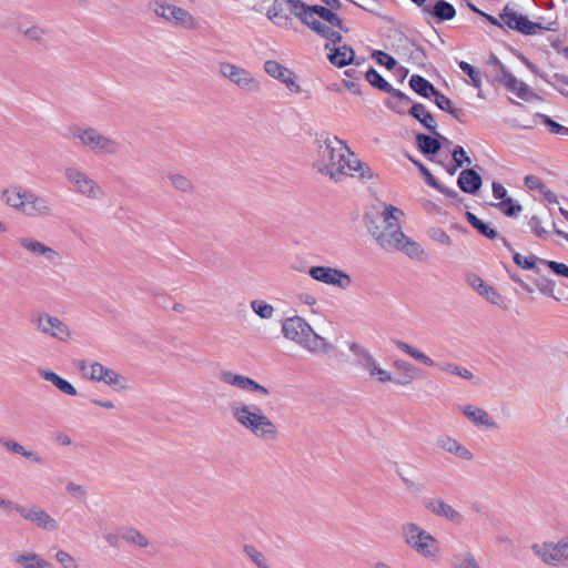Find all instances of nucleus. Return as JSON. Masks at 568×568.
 <instances>
[{
  "label": "nucleus",
  "mask_w": 568,
  "mask_h": 568,
  "mask_svg": "<svg viewBox=\"0 0 568 568\" xmlns=\"http://www.w3.org/2000/svg\"><path fill=\"white\" fill-rule=\"evenodd\" d=\"M293 14L311 30L334 44L341 41L348 28L335 14L320 6H308L300 0L275 1L267 10V19L277 27H288Z\"/></svg>",
  "instance_id": "nucleus-1"
},
{
  "label": "nucleus",
  "mask_w": 568,
  "mask_h": 568,
  "mask_svg": "<svg viewBox=\"0 0 568 568\" xmlns=\"http://www.w3.org/2000/svg\"><path fill=\"white\" fill-rule=\"evenodd\" d=\"M313 169L321 175L334 181L345 178L371 179L373 172L347 145L336 135L327 134L317 142L312 161Z\"/></svg>",
  "instance_id": "nucleus-2"
},
{
  "label": "nucleus",
  "mask_w": 568,
  "mask_h": 568,
  "mask_svg": "<svg viewBox=\"0 0 568 568\" xmlns=\"http://www.w3.org/2000/svg\"><path fill=\"white\" fill-rule=\"evenodd\" d=\"M403 217L404 212L395 206H372L365 214V225L385 250L402 251L412 257H418L423 250L400 231L399 222Z\"/></svg>",
  "instance_id": "nucleus-3"
},
{
  "label": "nucleus",
  "mask_w": 568,
  "mask_h": 568,
  "mask_svg": "<svg viewBox=\"0 0 568 568\" xmlns=\"http://www.w3.org/2000/svg\"><path fill=\"white\" fill-rule=\"evenodd\" d=\"M234 422L257 438L270 440L278 436L275 422L258 406L246 400H235L231 405Z\"/></svg>",
  "instance_id": "nucleus-4"
},
{
  "label": "nucleus",
  "mask_w": 568,
  "mask_h": 568,
  "mask_svg": "<svg viewBox=\"0 0 568 568\" xmlns=\"http://www.w3.org/2000/svg\"><path fill=\"white\" fill-rule=\"evenodd\" d=\"M283 337L311 354H323L331 349L329 341L315 331L302 315L285 317L282 322Z\"/></svg>",
  "instance_id": "nucleus-5"
},
{
  "label": "nucleus",
  "mask_w": 568,
  "mask_h": 568,
  "mask_svg": "<svg viewBox=\"0 0 568 568\" xmlns=\"http://www.w3.org/2000/svg\"><path fill=\"white\" fill-rule=\"evenodd\" d=\"M361 365L372 379L383 384L407 386L412 384L418 375L417 367L402 358L394 361L393 365L397 371L395 374L367 351L361 354Z\"/></svg>",
  "instance_id": "nucleus-6"
},
{
  "label": "nucleus",
  "mask_w": 568,
  "mask_h": 568,
  "mask_svg": "<svg viewBox=\"0 0 568 568\" xmlns=\"http://www.w3.org/2000/svg\"><path fill=\"white\" fill-rule=\"evenodd\" d=\"M400 538L408 549L425 560L436 561L442 556L439 539L416 521H405L400 526Z\"/></svg>",
  "instance_id": "nucleus-7"
},
{
  "label": "nucleus",
  "mask_w": 568,
  "mask_h": 568,
  "mask_svg": "<svg viewBox=\"0 0 568 568\" xmlns=\"http://www.w3.org/2000/svg\"><path fill=\"white\" fill-rule=\"evenodd\" d=\"M74 365L81 377L88 382L103 384L115 393H128L132 389L125 375L98 361L80 359Z\"/></svg>",
  "instance_id": "nucleus-8"
},
{
  "label": "nucleus",
  "mask_w": 568,
  "mask_h": 568,
  "mask_svg": "<svg viewBox=\"0 0 568 568\" xmlns=\"http://www.w3.org/2000/svg\"><path fill=\"white\" fill-rule=\"evenodd\" d=\"M70 139L98 154L112 155L119 152L120 143L110 135L88 125L72 124L68 129Z\"/></svg>",
  "instance_id": "nucleus-9"
},
{
  "label": "nucleus",
  "mask_w": 568,
  "mask_h": 568,
  "mask_svg": "<svg viewBox=\"0 0 568 568\" xmlns=\"http://www.w3.org/2000/svg\"><path fill=\"white\" fill-rule=\"evenodd\" d=\"M64 179L71 191L88 200H100L104 195L102 186L78 166H68L64 170Z\"/></svg>",
  "instance_id": "nucleus-10"
},
{
  "label": "nucleus",
  "mask_w": 568,
  "mask_h": 568,
  "mask_svg": "<svg viewBox=\"0 0 568 568\" xmlns=\"http://www.w3.org/2000/svg\"><path fill=\"white\" fill-rule=\"evenodd\" d=\"M307 274L313 281L339 291H347L353 285L351 274L335 266L313 265L308 268Z\"/></svg>",
  "instance_id": "nucleus-11"
},
{
  "label": "nucleus",
  "mask_w": 568,
  "mask_h": 568,
  "mask_svg": "<svg viewBox=\"0 0 568 568\" xmlns=\"http://www.w3.org/2000/svg\"><path fill=\"white\" fill-rule=\"evenodd\" d=\"M154 14L166 22L182 27L185 29H194L197 27V20L186 9L169 2H154L152 4Z\"/></svg>",
  "instance_id": "nucleus-12"
},
{
  "label": "nucleus",
  "mask_w": 568,
  "mask_h": 568,
  "mask_svg": "<svg viewBox=\"0 0 568 568\" xmlns=\"http://www.w3.org/2000/svg\"><path fill=\"white\" fill-rule=\"evenodd\" d=\"M499 18L503 24L526 36H532L541 31L552 30L551 27H544L539 23L530 21L526 16L517 11L511 6H506L503 9Z\"/></svg>",
  "instance_id": "nucleus-13"
},
{
  "label": "nucleus",
  "mask_w": 568,
  "mask_h": 568,
  "mask_svg": "<svg viewBox=\"0 0 568 568\" xmlns=\"http://www.w3.org/2000/svg\"><path fill=\"white\" fill-rule=\"evenodd\" d=\"M263 68L268 77L282 82L291 93L301 94L305 92L298 75L283 63L276 60H266Z\"/></svg>",
  "instance_id": "nucleus-14"
},
{
  "label": "nucleus",
  "mask_w": 568,
  "mask_h": 568,
  "mask_svg": "<svg viewBox=\"0 0 568 568\" xmlns=\"http://www.w3.org/2000/svg\"><path fill=\"white\" fill-rule=\"evenodd\" d=\"M423 507L429 515L453 525H460L464 521L462 511L439 496L425 497L423 499Z\"/></svg>",
  "instance_id": "nucleus-15"
},
{
  "label": "nucleus",
  "mask_w": 568,
  "mask_h": 568,
  "mask_svg": "<svg viewBox=\"0 0 568 568\" xmlns=\"http://www.w3.org/2000/svg\"><path fill=\"white\" fill-rule=\"evenodd\" d=\"M219 73L241 89L248 90L257 87V81L251 72L235 63L229 61L221 62L219 64Z\"/></svg>",
  "instance_id": "nucleus-16"
},
{
  "label": "nucleus",
  "mask_w": 568,
  "mask_h": 568,
  "mask_svg": "<svg viewBox=\"0 0 568 568\" xmlns=\"http://www.w3.org/2000/svg\"><path fill=\"white\" fill-rule=\"evenodd\" d=\"M38 331L48 337L63 343L72 337V332L65 323L57 316L47 313L38 316Z\"/></svg>",
  "instance_id": "nucleus-17"
},
{
  "label": "nucleus",
  "mask_w": 568,
  "mask_h": 568,
  "mask_svg": "<svg viewBox=\"0 0 568 568\" xmlns=\"http://www.w3.org/2000/svg\"><path fill=\"white\" fill-rule=\"evenodd\" d=\"M220 379L223 384L239 388L244 392L258 394L264 397H268L271 395V392L267 387L258 384L248 376L239 373L224 371L221 373Z\"/></svg>",
  "instance_id": "nucleus-18"
},
{
  "label": "nucleus",
  "mask_w": 568,
  "mask_h": 568,
  "mask_svg": "<svg viewBox=\"0 0 568 568\" xmlns=\"http://www.w3.org/2000/svg\"><path fill=\"white\" fill-rule=\"evenodd\" d=\"M463 416L480 430H494L498 428L496 418L486 409L468 404L460 407Z\"/></svg>",
  "instance_id": "nucleus-19"
},
{
  "label": "nucleus",
  "mask_w": 568,
  "mask_h": 568,
  "mask_svg": "<svg viewBox=\"0 0 568 568\" xmlns=\"http://www.w3.org/2000/svg\"><path fill=\"white\" fill-rule=\"evenodd\" d=\"M466 282L474 292L487 302L494 305H501L504 303V297L498 290L487 283L481 276L474 273L468 274Z\"/></svg>",
  "instance_id": "nucleus-20"
},
{
  "label": "nucleus",
  "mask_w": 568,
  "mask_h": 568,
  "mask_svg": "<svg viewBox=\"0 0 568 568\" xmlns=\"http://www.w3.org/2000/svg\"><path fill=\"white\" fill-rule=\"evenodd\" d=\"M499 82L514 97L523 101H530L535 98L532 90L525 82L517 79L514 74L507 71L504 67L500 68Z\"/></svg>",
  "instance_id": "nucleus-21"
},
{
  "label": "nucleus",
  "mask_w": 568,
  "mask_h": 568,
  "mask_svg": "<svg viewBox=\"0 0 568 568\" xmlns=\"http://www.w3.org/2000/svg\"><path fill=\"white\" fill-rule=\"evenodd\" d=\"M531 552L536 559L547 566H557L558 550L555 540H536L530 546Z\"/></svg>",
  "instance_id": "nucleus-22"
},
{
  "label": "nucleus",
  "mask_w": 568,
  "mask_h": 568,
  "mask_svg": "<svg viewBox=\"0 0 568 568\" xmlns=\"http://www.w3.org/2000/svg\"><path fill=\"white\" fill-rule=\"evenodd\" d=\"M436 446L454 457L462 460H470L473 458L471 450L462 442L450 435H440L436 439Z\"/></svg>",
  "instance_id": "nucleus-23"
},
{
  "label": "nucleus",
  "mask_w": 568,
  "mask_h": 568,
  "mask_svg": "<svg viewBox=\"0 0 568 568\" xmlns=\"http://www.w3.org/2000/svg\"><path fill=\"white\" fill-rule=\"evenodd\" d=\"M395 345L398 351L409 356L412 359L424 367L434 368L438 366L436 361L417 345H413L403 341H397Z\"/></svg>",
  "instance_id": "nucleus-24"
},
{
  "label": "nucleus",
  "mask_w": 568,
  "mask_h": 568,
  "mask_svg": "<svg viewBox=\"0 0 568 568\" xmlns=\"http://www.w3.org/2000/svg\"><path fill=\"white\" fill-rule=\"evenodd\" d=\"M295 304L304 313L312 315L321 314V302L312 291H300L295 294Z\"/></svg>",
  "instance_id": "nucleus-25"
},
{
  "label": "nucleus",
  "mask_w": 568,
  "mask_h": 568,
  "mask_svg": "<svg viewBox=\"0 0 568 568\" xmlns=\"http://www.w3.org/2000/svg\"><path fill=\"white\" fill-rule=\"evenodd\" d=\"M326 48L329 50L327 53L328 60L338 68L352 63L355 58L354 50L348 45L342 44L334 48L327 45Z\"/></svg>",
  "instance_id": "nucleus-26"
},
{
  "label": "nucleus",
  "mask_w": 568,
  "mask_h": 568,
  "mask_svg": "<svg viewBox=\"0 0 568 568\" xmlns=\"http://www.w3.org/2000/svg\"><path fill=\"white\" fill-rule=\"evenodd\" d=\"M250 308L261 321L271 322L276 317L275 306L264 298H253Z\"/></svg>",
  "instance_id": "nucleus-27"
},
{
  "label": "nucleus",
  "mask_w": 568,
  "mask_h": 568,
  "mask_svg": "<svg viewBox=\"0 0 568 568\" xmlns=\"http://www.w3.org/2000/svg\"><path fill=\"white\" fill-rule=\"evenodd\" d=\"M41 376L50 382L52 385H54L61 393L69 395V396H78V390L74 385H72L67 379L62 378L54 372H51L49 369L41 371Z\"/></svg>",
  "instance_id": "nucleus-28"
},
{
  "label": "nucleus",
  "mask_w": 568,
  "mask_h": 568,
  "mask_svg": "<svg viewBox=\"0 0 568 568\" xmlns=\"http://www.w3.org/2000/svg\"><path fill=\"white\" fill-rule=\"evenodd\" d=\"M61 263L60 253L47 245L38 243V264H41L42 267H54Z\"/></svg>",
  "instance_id": "nucleus-29"
},
{
  "label": "nucleus",
  "mask_w": 568,
  "mask_h": 568,
  "mask_svg": "<svg viewBox=\"0 0 568 568\" xmlns=\"http://www.w3.org/2000/svg\"><path fill=\"white\" fill-rule=\"evenodd\" d=\"M30 195L20 186H12L3 192V199L13 209L22 210Z\"/></svg>",
  "instance_id": "nucleus-30"
},
{
  "label": "nucleus",
  "mask_w": 568,
  "mask_h": 568,
  "mask_svg": "<svg viewBox=\"0 0 568 568\" xmlns=\"http://www.w3.org/2000/svg\"><path fill=\"white\" fill-rule=\"evenodd\" d=\"M481 184L480 176L473 170H465L458 178L459 187L467 193L476 192Z\"/></svg>",
  "instance_id": "nucleus-31"
},
{
  "label": "nucleus",
  "mask_w": 568,
  "mask_h": 568,
  "mask_svg": "<svg viewBox=\"0 0 568 568\" xmlns=\"http://www.w3.org/2000/svg\"><path fill=\"white\" fill-rule=\"evenodd\" d=\"M514 263L523 270H536L538 264H545V260L537 257L531 253L515 252L513 255Z\"/></svg>",
  "instance_id": "nucleus-32"
},
{
  "label": "nucleus",
  "mask_w": 568,
  "mask_h": 568,
  "mask_svg": "<svg viewBox=\"0 0 568 568\" xmlns=\"http://www.w3.org/2000/svg\"><path fill=\"white\" fill-rule=\"evenodd\" d=\"M122 538L131 546L140 549L148 548L150 546L149 538L135 528H126L122 532Z\"/></svg>",
  "instance_id": "nucleus-33"
},
{
  "label": "nucleus",
  "mask_w": 568,
  "mask_h": 568,
  "mask_svg": "<svg viewBox=\"0 0 568 568\" xmlns=\"http://www.w3.org/2000/svg\"><path fill=\"white\" fill-rule=\"evenodd\" d=\"M467 221L475 227L479 233H481L487 239L494 240L498 236V232L494 229L490 223H485L479 220L475 214L467 212L466 213Z\"/></svg>",
  "instance_id": "nucleus-34"
},
{
  "label": "nucleus",
  "mask_w": 568,
  "mask_h": 568,
  "mask_svg": "<svg viewBox=\"0 0 568 568\" xmlns=\"http://www.w3.org/2000/svg\"><path fill=\"white\" fill-rule=\"evenodd\" d=\"M409 85L414 91L425 98H429L435 93V88L419 75H413L409 80Z\"/></svg>",
  "instance_id": "nucleus-35"
},
{
  "label": "nucleus",
  "mask_w": 568,
  "mask_h": 568,
  "mask_svg": "<svg viewBox=\"0 0 568 568\" xmlns=\"http://www.w3.org/2000/svg\"><path fill=\"white\" fill-rule=\"evenodd\" d=\"M409 113L427 129L435 128L436 122H435L434 118L429 114V112L422 104H415V105L410 106Z\"/></svg>",
  "instance_id": "nucleus-36"
},
{
  "label": "nucleus",
  "mask_w": 568,
  "mask_h": 568,
  "mask_svg": "<svg viewBox=\"0 0 568 568\" xmlns=\"http://www.w3.org/2000/svg\"><path fill=\"white\" fill-rule=\"evenodd\" d=\"M432 13L440 20H452L455 17L456 11L450 3L444 0H438L433 7Z\"/></svg>",
  "instance_id": "nucleus-37"
},
{
  "label": "nucleus",
  "mask_w": 568,
  "mask_h": 568,
  "mask_svg": "<svg viewBox=\"0 0 568 568\" xmlns=\"http://www.w3.org/2000/svg\"><path fill=\"white\" fill-rule=\"evenodd\" d=\"M168 178L171 185L179 191L187 192L193 189L192 181L183 173L171 172Z\"/></svg>",
  "instance_id": "nucleus-38"
},
{
  "label": "nucleus",
  "mask_w": 568,
  "mask_h": 568,
  "mask_svg": "<svg viewBox=\"0 0 568 568\" xmlns=\"http://www.w3.org/2000/svg\"><path fill=\"white\" fill-rule=\"evenodd\" d=\"M244 552L250 558V560L256 566V568H272L264 554L257 550L255 547L245 546Z\"/></svg>",
  "instance_id": "nucleus-39"
},
{
  "label": "nucleus",
  "mask_w": 568,
  "mask_h": 568,
  "mask_svg": "<svg viewBox=\"0 0 568 568\" xmlns=\"http://www.w3.org/2000/svg\"><path fill=\"white\" fill-rule=\"evenodd\" d=\"M507 216H517L521 212V206L510 196L494 204Z\"/></svg>",
  "instance_id": "nucleus-40"
},
{
  "label": "nucleus",
  "mask_w": 568,
  "mask_h": 568,
  "mask_svg": "<svg viewBox=\"0 0 568 568\" xmlns=\"http://www.w3.org/2000/svg\"><path fill=\"white\" fill-rule=\"evenodd\" d=\"M453 568H480V566L475 555L466 551L455 557Z\"/></svg>",
  "instance_id": "nucleus-41"
},
{
  "label": "nucleus",
  "mask_w": 568,
  "mask_h": 568,
  "mask_svg": "<svg viewBox=\"0 0 568 568\" xmlns=\"http://www.w3.org/2000/svg\"><path fill=\"white\" fill-rule=\"evenodd\" d=\"M389 108L397 113H405L407 110L409 111L408 98L398 91H393Z\"/></svg>",
  "instance_id": "nucleus-42"
},
{
  "label": "nucleus",
  "mask_w": 568,
  "mask_h": 568,
  "mask_svg": "<svg viewBox=\"0 0 568 568\" xmlns=\"http://www.w3.org/2000/svg\"><path fill=\"white\" fill-rule=\"evenodd\" d=\"M38 528L55 531L59 528V520L45 511H38Z\"/></svg>",
  "instance_id": "nucleus-43"
},
{
  "label": "nucleus",
  "mask_w": 568,
  "mask_h": 568,
  "mask_svg": "<svg viewBox=\"0 0 568 568\" xmlns=\"http://www.w3.org/2000/svg\"><path fill=\"white\" fill-rule=\"evenodd\" d=\"M417 143L422 152L425 154H433L439 149L438 141L430 136L418 135Z\"/></svg>",
  "instance_id": "nucleus-44"
},
{
  "label": "nucleus",
  "mask_w": 568,
  "mask_h": 568,
  "mask_svg": "<svg viewBox=\"0 0 568 568\" xmlns=\"http://www.w3.org/2000/svg\"><path fill=\"white\" fill-rule=\"evenodd\" d=\"M366 80L374 87L383 90V91H390L389 83L382 78V75L375 71V70H368L365 73Z\"/></svg>",
  "instance_id": "nucleus-45"
},
{
  "label": "nucleus",
  "mask_w": 568,
  "mask_h": 568,
  "mask_svg": "<svg viewBox=\"0 0 568 568\" xmlns=\"http://www.w3.org/2000/svg\"><path fill=\"white\" fill-rule=\"evenodd\" d=\"M558 550V564L568 565V537H562L556 541Z\"/></svg>",
  "instance_id": "nucleus-46"
},
{
  "label": "nucleus",
  "mask_w": 568,
  "mask_h": 568,
  "mask_svg": "<svg viewBox=\"0 0 568 568\" xmlns=\"http://www.w3.org/2000/svg\"><path fill=\"white\" fill-rule=\"evenodd\" d=\"M55 558L63 568H80L77 559L65 551H58Z\"/></svg>",
  "instance_id": "nucleus-47"
},
{
  "label": "nucleus",
  "mask_w": 568,
  "mask_h": 568,
  "mask_svg": "<svg viewBox=\"0 0 568 568\" xmlns=\"http://www.w3.org/2000/svg\"><path fill=\"white\" fill-rule=\"evenodd\" d=\"M16 562L20 568H33L34 555L29 551H21L16 555Z\"/></svg>",
  "instance_id": "nucleus-48"
},
{
  "label": "nucleus",
  "mask_w": 568,
  "mask_h": 568,
  "mask_svg": "<svg viewBox=\"0 0 568 568\" xmlns=\"http://www.w3.org/2000/svg\"><path fill=\"white\" fill-rule=\"evenodd\" d=\"M460 69L469 77V83L476 88L480 85V77L479 73L467 62L462 61L459 63Z\"/></svg>",
  "instance_id": "nucleus-49"
},
{
  "label": "nucleus",
  "mask_w": 568,
  "mask_h": 568,
  "mask_svg": "<svg viewBox=\"0 0 568 568\" xmlns=\"http://www.w3.org/2000/svg\"><path fill=\"white\" fill-rule=\"evenodd\" d=\"M373 58L377 61L378 64L386 67L388 70L393 69L396 64L394 58L382 51L374 52Z\"/></svg>",
  "instance_id": "nucleus-50"
},
{
  "label": "nucleus",
  "mask_w": 568,
  "mask_h": 568,
  "mask_svg": "<svg viewBox=\"0 0 568 568\" xmlns=\"http://www.w3.org/2000/svg\"><path fill=\"white\" fill-rule=\"evenodd\" d=\"M545 265H547L554 274L568 278V265L555 261H546Z\"/></svg>",
  "instance_id": "nucleus-51"
},
{
  "label": "nucleus",
  "mask_w": 568,
  "mask_h": 568,
  "mask_svg": "<svg viewBox=\"0 0 568 568\" xmlns=\"http://www.w3.org/2000/svg\"><path fill=\"white\" fill-rule=\"evenodd\" d=\"M433 95L435 98V103L439 109L449 112L452 111V101L446 95L437 92L436 90L435 93H433Z\"/></svg>",
  "instance_id": "nucleus-52"
},
{
  "label": "nucleus",
  "mask_w": 568,
  "mask_h": 568,
  "mask_svg": "<svg viewBox=\"0 0 568 568\" xmlns=\"http://www.w3.org/2000/svg\"><path fill=\"white\" fill-rule=\"evenodd\" d=\"M3 446L16 453V454H19V455H22V456H31V452L30 450H26L20 444L13 442V440H6L3 442Z\"/></svg>",
  "instance_id": "nucleus-53"
},
{
  "label": "nucleus",
  "mask_w": 568,
  "mask_h": 568,
  "mask_svg": "<svg viewBox=\"0 0 568 568\" xmlns=\"http://www.w3.org/2000/svg\"><path fill=\"white\" fill-rule=\"evenodd\" d=\"M67 491L72 496V497H75V498H82L85 496V487H83L82 485H79V484H75V483H69L67 485Z\"/></svg>",
  "instance_id": "nucleus-54"
},
{
  "label": "nucleus",
  "mask_w": 568,
  "mask_h": 568,
  "mask_svg": "<svg viewBox=\"0 0 568 568\" xmlns=\"http://www.w3.org/2000/svg\"><path fill=\"white\" fill-rule=\"evenodd\" d=\"M545 124L549 128L552 133L556 134H568V128L562 126L561 124L552 121L549 118H545Z\"/></svg>",
  "instance_id": "nucleus-55"
},
{
  "label": "nucleus",
  "mask_w": 568,
  "mask_h": 568,
  "mask_svg": "<svg viewBox=\"0 0 568 568\" xmlns=\"http://www.w3.org/2000/svg\"><path fill=\"white\" fill-rule=\"evenodd\" d=\"M432 237L436 242L440 243L442 245H445V246L452 245L450 236L442 230L434 231Z\"/></svg>",
  "instance_id": "nucleus-56"
},
{
  "label": "nucleus",
  "mask_w": 568,
  "mask_h": 568,
  "mask_svg": "<svg viewBox=\"0 0 568 568\" xmlns=\"http://www.w3.org/2000/svg\"><path fill=\"white\" fill-rule=\"evenodd\" d=\"M342 84L348 92H351L355 95L362 94L361 87L357 84V82L355 80L345 78V79H343Z\"/></svg>",
  "instance_id": "nucleus-57"
},
{
  "label": "nucleus",
  "mask_w": 568,
  "mask_h": 568,
  "mask_svg": "<svg viewBox=\"0 0 568 568\" xmlns=\"http://www.w3.org/2000/svg\"><path fill=\"white\" fill-rule=\"evenodd\" d=\"M418 166H419V170H420V172H422L426 183L429 184L430 186L435 187V189H438V190L443 191V189L437 183V181L433 176V174L425 166H423L422 164H419Z\"/></svg>",
  "instance_id": "nucleus-58"
},
{
  "label": "nucleus",
  "mask_w": 568,
  "mask_h": 568,
  "mask_svg": "<svg viewBox=\"0 0 568 568\" xmlns=\"http://www.w3.org/2000/svg\"><path fill=\"white\" fill-rule=\"evenodd\" d=\"M493 195H494V199L497 200L498 202L508 197V193H507V190L505 189V186H503L501 184L496 183V182L493 183Z\"/></svg>",
  "instance_id": "nucleus-59"
},
{
  "label": "nucleus",
  "mask_w": 568,
  "mask_h": 568,
  "mask_svg": "<svg viewBox=\"0 0 568 568\" xmlns=\"http://www.w3.org/2000/svg\"><path fill=\"white\" fill-rule=\"evenodd\" d=\"M555 88L568 98V80L557 77L554 82Z\"/></svg>",
  "instance_id": "nucleus-60"
},
{
  "label": "nucleus",
  "mask_w": 568,
  "mask_h": 568,
  "mask_svg": "<svg viewBox=\"0 0 568 568\" xmlns=\"http://www.w3.org/2000/svg\"><path fill=\"white\" fill-rule=\"evenodd\" d=\"M453 158L458 165H462L464 161H468L466 152L463 148L454 150Z\"/></svg>",
  "instance_id": "nucleus-61"
},
{
  "label": "nucleus",
  "mask_w": 568,
  "mask_h": 568,
  "mask_svg": "<svg viewBox=\"0 0 568 568\" xmlns=\"http://www.w3.org/2000/svg\"><path fill=\"white\" fill-rule=\"evenodd\" d=\"M325 3V9H327L331 13L334 14L333 10L338 9L341 7L339 0H322ZM324 8V6H322ZM335 16L341 20V18L335 13Z\"/></svg>",
  "instance_id": "nucleus-62"
},
{
  "label": "nucleus",
  "mask_w": 568,
  "mask_h": 568,
  "mask_svg": "<svg viewBox=\"0 0 568 568\" xmlns=\"http://www.w3.org/2000/svg\"><path fill=\"white\" fill-rule=\"evenodd\" d=\"M537 287L541 294L547 296H554V288L550 284H540Z\"/></svg>",
  "instance_id": "nucleus-63"
},
{
  "label": "nucleus",
  "mask_w": 568,
  "mask_h": 568,
  "mask_svg": "<svg viewBox=\"0 0 568 568\" xmlns=\"http://www.w3.org/2000/svg\"><path fill=\"white\" fill-rule=\"evenodd\" d=\"M484 17H485V18H486V19H487L491 24L497 26V27H501V23H500V21H501V20H500V19L498 20V19H496V18H494V17H491V16H489V14H486V13L484 14Z\"/></svg>",
  "instance_id": "nucleus-64"
}]
</instances>
